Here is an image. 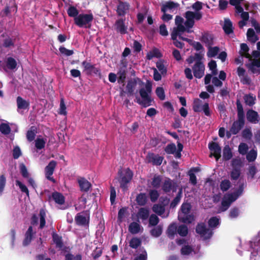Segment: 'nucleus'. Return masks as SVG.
<instances>
[{"label": "nucleus", "instance_id": "15", "mask_svg": "<svg viewBox=\"0 0 260 260\" xmlns=\"http://www.w3.org/2000/svg\"><path fill=\"white\" fill-rule=\"evenodd\" d=\"M125 19L120 18L117 20L115 23V29L117 32L121 35L126 34L127 32V26L124 23Z\"/></svg>", "mask_w": 260, "mask_h": 260}, {"label": "nucleus", "instance_id": "48", "mask_svg": "<svg viewBox=\"0 0 260 260\" xmlns=\"http://www.w3.org/2000/svg\"><path fill=\"white\" fill-rule=\"evenodd\" d=\"M52 237L53 242L56 244V247L60 249L62 245L61 237L55 233L53 234Z\"/></svg>", "mask_w": 260, "mask_h": 260}, {"label": "nucleus", "instance_id": "55", "mask_svg": "<svg viewBox=\"0 0 260 260\" xmlns=\"http://www.w3.org/2000/svg\"><path fill=\"white\" fill-rule=\"evenodd\" d=\"M19 168L22 177L24 178H28L29 177V173L25 165L24 164H21L19 166Z\"/></svg>", "mask_w": 260, "mask_h": 260}, {"label": "nucleus", "instance_id": "39", "mask_svg": "<svg viewBox=\"0 0 260 260\" xmlns=\"http://www.w3.org/2000/svg\"><path fill=\"white\" fill-rule=\"evenodd\" d=\"M208 47V51L207 52V56L209 57H215L218 53L219 48L218 47L215 46L212 47L211 46Z\"/></svg>", "mask_w": 260, "mask_h": 260}, {"label": "nucleus", "instance_id": "25", "mask_svg": "<svg viewBox=\"0 0 260 260\" xmlns=\"http://www.w3.org/2000/svg\"><path fill=\"white\" fill-rule=\"evenodd\" d=\"M201 40L204 43L206 46L210 47L213 44V36L208 33H205L202 35Z\"/></svg>", "mask_w": 260, "mask_h": 260}, {"label": "nucleus", "instance_id": "52", "mask_svg": "<svg viewBox=\"0 0 260 260\" xmlns=\"http://www.w3.org/2000/svg\"><path fill=\"white\" fill-rule=\"evenodd\" d=\"M16 185L18 186L22 192L25 193L27 197H29V190L25 185L23 184L19 180L16 181Z\"/></svg>", "mask_w": 260, "mask_h": 260}, {"label": "nucleus", "instance_id": "43", "mask_svg": "<svg viewBox=\"0 0 260 260\" xmlns=\"http://www.w3.org/2000/svg\"><path fill=\"white\" fill-rule=\"evenodd\" d=\"M46 144V141L43 138H37L35 140V147L37 149L41 150L43 149Z\"/></svg>", "mask_w": 260, "mask_h": 260}, {"label": "nucleus", "instance_id": "38", "mask_svg": "<svg viewBox=\"0 0 260 260\" xmlns=\"http://www.w3.org/2000/svg\"><path fill=\"white\" fill-rule=\"evenodd\" d=\"M11 131V127L8 123H2L0 124V132L5 135H9Z\"/></svg>", "mask_w": 260, "mask_h": 260}, {"label": "nucleus", "instance_id": "44", "mask_svg": "<svg viewBox=\"0 0 260 260\" xmlns=\"http://www.w3.org/2000/svg\"><path fill=\"white\" fill-rule=\"evenodd\" d=\"M176 151V147L174 143L168 144L165 148V151L169 154H174Z\"/></svg>", "mask_w": 260, "mask_h": 260}, {"label": "nucleus", "instance_id": "32", "mask_svg": "<svg viewBox=\"0 0 260 260\" xmlns=\"http://www.w3.org/2000/svg\"><path fill=\"white\" fill-rule=\"evenodd\" d=\"M149 210L144 208H141L138 212V217L142 220H146L149 217Z\"/></svg>", "mask_w": 260, "mask_h": 260}, {"label": "nucleus", "instance_id": "20", "mask_svg": "<svg viewBox=\"0 0 260 260\" xmlns=\"http://www.w3.org/2000/svg\"><path fill=\"white\" fill-rule=\"evenodd\" d=\"M178 219L184 223L190 224L194 220V216L192 214H178Z\"/></svg>", "mask_w": 260, "mask_h": 260}, {"label": "nucleus", "instance_id": "29", "mask_svg": "<svg viewBox=\"0 0 260 260\" xmlns=\"http://www.w3.org/2000/svg\"><path fill=\"white\" fill-rule=\"evenodd\" d=\"M233 156L231 149L229 145H226L223 149V159L226 161L230 160Z\"/></svg>", "mask_w": 260, "mask_h": 260}, {"label": "nucleus", "instance_id": "34", "mask_svg": "<svg viewBox=\"0 0 260 260\" xmlns=\"http://www.w3.org/2000/svg\"><path fill=\"white\" fill-rule=\"evenodd\" d=\"M162 178L160 175H155L151 182L152 186L155 188H158L160 186Z\"/></svg>", "mask_w": 260, "mask_h": 260}, {"label": "nucleus", "instance_id": "10", "mask_svg": "<svg viewBox=\"0 0 260 260\" xmlns=\"http://www.w3.org/2000/svg\"><path fill=\"white\" fill-rule=\"evenodd\" d=\"M208 148L211 151L210 156L211 157L212 155H213L216 160H218L221 157V148L219 144L216 142H211L209 143Z\"/></svg>", "mask_w": 260, "mask_h": 260}, {"label": "nucleus", "instance_id": "13", "mask_svg": "<svg viewBox=\"0 0 260 260\" xmlns=\"http://www.w3.org/2000/svg\"><path fill=\"white\" fill-rule=\"evenodd\" d=\"M139 82L140 84H143V82L139 78H134L133 79L129 80L127 81L126 86V91L128 96H131L134 94V90L135 87L137 84V82Z\"/></svg>", "mask_w": 260, "mask_h": 260}, {"label": "nucleus", "instance_id": "30", "mask_svg": "<svg viewBox=\"0 0 260 260\" xmlns=\"http://www.w3.org/2000/svg\"><path fill=\"white\" fill-rule=\"evenodd\" d=\"M36 133V128L35 126H31L26 133V138L28 141L32 142L35 138Z\"/></svg>", "mask_w": 260, "mask_h": 260}, {"label": "nucleus", "instance_id": "16", "mask_svg": "<svg viewBox=\"0 0 260 260\" xmlns=\"http://www.w3.org/2000/svg\"><path fill=\"white\" fill-rule=\"evenodd\" d=\"M80 190L82 191L87 192L91 187V184L84 177H80L77 179Z\"/></svg>", "mask_w": 260, "mask_h": 260}, {"label": "nucleus", "instance_id": "27", "mask_svg": "<svg viewBox=\"0 0 260 260\" xmlns=\"http://www.w3.org/2000/svg\"><path fill=\"white\" fill-rule=\"evenodd\" d=\"M249 50V48L246 44L242 43L240 45V51L239 53L242 56L250 59L251 56L248 52Z\"/></svg>", "mask_w": 260, "mask_h": 260}, {"label": "nucleus", "instance_id": "63", "mask_svg": "<svg viewBox=\"0 0 260 260\" xmlns=\"http://www.w3.org/2000/svg\"><path fill=\"white\" fill-rule=\"evenodd\" d=\"M21 151L19 146H15L13 150V157L14 159H18L21 155Z\"/></svg>", "mask_w": 260, "mask_h": 260}, {"label": "nucleus", "instance_id": "45", "mask_svg": "<svg viewBox=\"0 0 260 260\" xmlns=\"http://www.w3.org/2000/svg\"><path fill=\"white\" fill-rule=\"evenodd\" d=\"M231 182L229 180L224 179L222 180L220 185V189L222 191H227L231 187Z\"/></svg>", "mask_w": 260, "mask_h": 260}, {"label": "nucleus", "instance_id": "7", "mask_svg": "<svg viewBox=\"0 0 260 260\" xmlns=\"http://www.w3.org/2000/svg\"><path fill=\"white\" fill-rule=\"evenodd\" d=\"M90 219V211L89 210L83 211L78 213L75 218L76 224L79 226H88Z\"/></svg>", "mask_w": 260, "mask_h": 260}, {"label": "nucleus", "instance_id": "62", "mask_svg": "<svg viewBox=\"0 0 260 260\" xmlns=\"http://www.w3.org/2000/svg\"><path fill=\"white\" fill-rule=\"evenodd\" d=\"M141 241L138 238H133L129 242V246L133 248H137L141 244Z\"/></svg>", "mask_w": 260, "mask_h": 260}, {"label": "nucleus", "instance_id": "8", "mask_svg": "<svg viewBox=\"0 0 260 260\" xmlns=\"http://www.w3.org/2000/svg\"><path fill=\"white\" fill-rule=\"evenodd\" d=\"M178 185L177 182L170 178L166 179L162 183L161 188L165 193L176 192L177 191Z\"/></svg>", "mask_w": 260, "mask_h": 260}, {"label": "nucleus", "instance_id": "61", "mask_svg": "<svg viewBox=\"0 0 260 260\" xmlns=\"http://www.w3.org/2000/svg\"><path fill=\"white\" fill-rule=\"evenodd\" d=\"M32 229H28L27 232L26 233L25 239L23 242L24 245H26L30 242L31 237H32Z\"/></svg>", "mask_w": 260, "mask_h": 260}, {"label": "nucleus", "instance_id": "50", "mask_svg": "<svg viewBox=\"0 0 260 260\" xmlns=\"http://www.w3.org/2000/svg\"><path fill=\"white\" fill-rule=\"evenodd\" d=\"M159 196V194L156 190L152 189L150 190L149 197L150 200L152 202H155V201H156Z\"/></svg>", "mask_w": 260, "mask_h": 260}, {"label": "nucleus", "instance_id": "33", "mask_svg": "<svg viewBox=\"0 0 260 260\" xmlns=\"http://www.w3.org/2000/svg\"><path fill=\"white\" fill-rule=\"evenodd\" d=\"M136 202L140 206H144L147 202V197L145 193H140L136 197Z\"/></svg>", "mask_w": 260, "mask_h": 260}, {"label": "nucleus", "instance_id": "23", "mask_svg": "<svg viewBox=\"0 0 260 260\" xmlns=\"http://www.w3.org/2000/svg\"><path fill=\"white\" fill-rule=\"evenodd\" d=\"M52 198L54 202L59 205H63L65 202L64 196L60 192L57 191L53 192Z\"/></svg>", "mask_w": 260, "mask_h": 260}, {"label": "nucleus", "instance_id": "22", "mask_svg": "<svg viewBox=\"0 0 260 260\" xmlns=\"http://www.w3.org/2000/svg\"><path fill=\"white\" fill-rule=\"evenodd\" d=\"M222 28L226 35H230L234 32L232 22L229 19H224Z\"/></svg>", "mask_w": 260, "mask_h": 260}, {"label": "nucleus", "instance_id": "40", "mask_svg": "<svg viewBox=\"0 0 260 260\" xmlns=\"http://www.w3.org/2000/svg\"><path fill=\"white\" fill-rule=\"evenodd\" d=\"M156 66L162 75L166 74L167 72V68L165 66L163 60H159L156 63Z\"/></svg>", "mask_w": 260, "mask_h": 260}, {"label": "nucleus", "instance_id": "56", "mask_svg": "<svg viewBox=\"0 0 260 260\" xmlns=\"http://www.w3.org/2000/svg\"><path fill=\"white\" fill-rule=\"evenodd\" d=\"M176 6V4L173 2H169L166 3V5H164L161 8V11L163 13H165L167 10V9H173Z\"/></svg>", "mask_w": 260, "mask_h": 260}, {"label": "nucleus", "instance_id": "37", "mask_svg": "<svg viewBox=\"0 0 260 260\" xmlns=\"http://www.w3.org/2000/svg\"><path fill=\"white\" fill-rule=\"evenodd\" d=\"M191 209V206L189 203H183L181 206V212L179 214H189Z\"/></svg>", "mask_w": 260, "mask_h": 260}, {"label": "nucleus", "instance_id": "53", "mask_svg": "<svg viewBox=\"0 0 260 260\" xmlns=\"http://www.w3.org/2000/svg\"><path fill=\"white\" fill-rule=\"evenodd\" d=\"M181 254L184 255L192 254L194 252L192 248L188 246H184L181 249Z\"/></svg>", "mask_w": 260, "mask_h": 260}, {"label": "nucleus", "instance_id": "31", "mask_svg": "<svg viewBox=\"0 0 260 260\" xmlns=\"http://www.w3.org/2000/svg\"><path fill=\"white\" fill-rule=\"evenodd\" d=\"M243 99L245 104L249 106H252L255 104L256 99L252 94L244 95Z\"/></svg>", "mask_w": 260, "mask_h": 260}, {"label": "nucleus", "instance_id": "51", "mask_svg": "<svg viewBox=\"0 0 260 260\" xmlns=\"http://www.w3.org/2000/svg\"><path fill=\"white\" fill-rule=\"evenodd\" d=\"M219 223V219L215 216L212 217L208 221L209 228H215Z\"/></svg>", "mask_w": 260, "mask_h": 260}, {"label": "nucleus", "instance_id": "19", "mask_svg": "<svg viewBox=\"0 0 260 260\" xmlns=\"http://www.w3.org/2000/svg\"><path fill=\"white\" fill-rule=\"evenodd\" d=\"M196 232L203 239L210 238L213 234L211 229H196Z\"/></svg>", "mask_w": 260, "mask_h": 260}, {"label": "nucleus", "instance_id": "41", "mask_svg": "<svg viewBox=\"0 0 260 260\" xmlns=\"http://www.w3.org/2000/svg\"><path fill=\"white\" fill-rule=\"evenodd\" d=\"M165 205H158V204L154 205L153 206V208H152L153 211L155 213L158 214L159 215H161L165 212Z\"/></svg>", "mask_w": 260, "mask_h": 260}, {"label": "nucleus", "instance_id": "28", "mask_svg": "<svg viewBox=\"0 0 260 260\" xmlns=\"http://www.w3.org/2000/svg\"><path fill=\"white\" fill-rule=\"evenodd\" d=\"M203 102L198 98L194 99L193 102L192 109L195 112H200L202 111Z\"/></svg>", "mask_w": 260, "mask_h": 260}, {"label": "nucleus", "instance_id": "59", "mask_svg": "<svg viewBox=\"0 0 260 260\" xmlns=\"http://www.w3.org/2000/svg\"><path fill=\"white\" fill-rule=\"evenodd\" d=\"M240 211L238 208L234 207L230 210L229 216L231 218H237L239 215Z\"/></svg>", "mask_w": 260, "mask_h": 260}, {"label": "nucleus", "instance_id": "58", "mask_svg": "<svg viewBox=\"0 0 260 260\" xmlns=\"http://www.w3.org/2000/svg\"><path fill=\"white\" fill-rule=\"evenodd\" d=\"M156 94L160 100H164L165 99V91L162 87H158L155 90Z\"/></svg>", "mask_w": 260, "mask_h": 260}, {"label": "nucleus", "instance_id": "18", "mask_svg": "<svg viewBox=\"0 0 260 260\" xmlns=\"http://www.w3.org/2000/svg\"><path fill=\"white\" fill-rule=\"evenodd\" d=\"M148 161L152 162L153 165L160 166L162 162V156L155 155L153 153H149L147 156Z\"/></svg>", "mask_w": 260, "mask_h": 260}, {"label": "nucleus", "instance_id": "46", "mask_svg": "<svg viewBox=\"0 0 260 260\" xmlns=\"http://www.w3.org/2000/svg\"><path fill=\"white\" fill-rule=\"evenodd\" d=\"M58 113L60 115H67V112L66 111V106L64 103V99H60L59 109Z\"/></svg>", "mask_w": 260, "mask_h": 260}, {"label": "nucleus", "instance_id": "4", "mask_svg": "<svg viewBox=\"0 0 260 260\" xmlns=\"http://www.w3.org/2000/svg\"><path fill=\"white\" fill-rule=\"evenodd\" d=\"M118 174L119 175L118 181L120 183V187L123 190L127 189V184L131 182L133 177V172L129 168H127L124 172L120 169L118 172Z\"/></svg>", "mask_w": 260, "mask_h": 260}, {"label": "nucleus", "instance_id": "12", "mask_svg": "<svg viewBox=\"0 0 260 260\" xmlns=\"http://www.w3.org/2000/svg\"><path fill=\"white\" fill-rule=\"evenodd\" d=\"M193 76L198 79H201L204 75L205 66L203 62H196L192 68Z\"/></svg>", "mask_w": 260, "mask_h": 260}, {"label": "nucleus", "instance_id": "17", "mask_svg": "<svg viewBox=\"0 0 260 260\" xmlns=\"http://www.w3.org/2000/svg\"><path fill=\"white\" fill-rule=\"evenodd\" d=\"M247 120L252 123H257L258 122V114L257 112L252 109L249 110L246 113Z\"/></svg>", "mask_w": 260, "mask_h": 260}, {"label": "nucleus", "instance_id": "3", "mask_svg": "<svg viewBox=\"0 0 260 260\" xmlns=\"http://www.w3.org/2000/svg\"><path fill=\"white\" fill-rule=\"evenodd\" d=\"M203 16L202 12H193L192 11H187L185 13L184 17L186 19L184 24L186 26L185 31L188 33L193 32L190 29L193 27L194 25V20H200Z\"/></svg>", "mask_w": 260, "mask_h": 260}, {"label": "nucleus", "instance_id": "9", "mask_svg": "<svg viewBox=\"0 0 260 260\" xmlns=\"http://www.w3.org/2000/svg\"><path fill=\"white\" fill-rule=\"evenodd\" d=\"M82 66L87 75H90L94 74L101 76V70L99 68H96L95 64H92L90 62L85 60L82 62Z\"/></svg>", "mask_w": 260, "mask_h": 260}, {"label": "nucleus", "instance_id": "47", "mask_svg": "<svg viewBox=\"0 0 260 260\" xmlns=\"http://www.w3.org/2000/svg\"><path fill=\"white\" fill-rule=\"evenodd\" d=\"M240 174L241 169L233 168L231 173V178L232 180H236L239 178Z\"/></svg>", "mask_w": 260, "mask_h": 260}, {"label": "nucleus", "instance_id": "60", "mask_svg": "<svg viewBox=\"0 0 260 260\" xmlns=\"http://www.w3.org/2000/svg\"><path fill=\"white\" fill-rule=\"evenodd\" d=\"M59 52L67 56H71L73 54L74 51L73 50H69L66 48L64 47L60 46L59 48Z\"/></svg>", "mask_w": 260, "mask_h": 260}, {"label": "nucleus", "instance_id": "54", "mask_svg": "<svg viewBox=\"0 0 260 260\" xmlns=\"http://www.w3.org/2000/svg\"><path fill=\"white\" fill-rule=\"evenodd\" d=\"M232 166L233 168L241 169V168L242 166V162L240 158H233L232 161Z\"/></svg>", "mask_w": 260, "mask_h": 260}, {"label": "nucleus", "instance_id": "11", "mask_svg": "<svg viewBox=\"0 0 260 260\" xmlns=\"http://www.w3.org/2000/svg\"><path fill=\"white\" fill-rule=\"evenodd\" d=\"M56 165L57 162L52 160L49 162L48 165L45 168L46 178L53 183L55 182V180L53 177H51V176L54 172Z\"/></svg>", "mask_w": 260, "mask_h": 260}, {"label": "nucleus", "instance_id": "24", "mask_svg": "<svg viewBox=\"0 0 260 260\" xmlns=\"http://www.w3.org/2000/svg\"><path fill=\"white\" fill-rule=\"evenodd\" d=\"M126 73V71L123 68H121L117 73V82L119 84H122L123 86L125 82Z\"/></svg>", "mask_w": 260, "mask_h": 260}, {"label": "nucleus", "instance_id": "42", "mask_svg": "<svg viewBox=\"0 0 260 260\" xmlns=\"http://www.w3.org/2000/svg\"><path fill=\"white\" fill-rule=\"evenodd\" d=\"M257 157V151L251 149L246 155V159L249 162L254 161Z\"/></svg>", "mask_w": 260, "mask_h": 260}, {"label": "nucleus", "instance_id": "57", "mask_svg": "<svg viewBox=\"0 0 260 260\" xmlns=\"http://www.w3.org/2000/svg\"><path fill=\"white\" fill-rule=\"evenodd\" d=\"M6 184V178L5 175L2 174L0 175V195L2 194L4 191Z\"/></svg>", "mask_w": 260, "mask_h": 260}, {"label": "nucleus", "instance_id": "26", "mask_svg": "<svg viewBox=\"0 0 260 260\" xmlns=\"http://www.w3.org/2000/svg\"><path fill=\"white\" fill-rule=\"evenodd\" d=\"M185 25H178L177 27H174L173 31L171 33V38L175 39V37H178V35L180 34L181 32L185 31L186 28Z\"/></svg>", "mask_w": 260, "mask_h": 260}, {"label": "nucleus", "instance_id": "1", "mask_svg": "<svg viewBox=\"0 0 260 260\" xmlns=\"http://www.w3.org/2000/svg\"><path fill=\"white\" fill-rule=\"evenodd\" d=\"M238 119L235 121L230 128L233 135L237 134L245 124V114L243 106L239 99L236 101Z\"/></svg>", "mask_w": 260, "mask_h": 260}, {"label": "nucleus", "instance_id": "2", "mask_svg": "<svg viewBox=\"0 0 260 260\" xmlns=\"http://www.w3.org/2000/svg\"><path fill=\"white\" fill-rule=\"evenodd\" d=\"M151 83L147 81L145 85V88H142L139 90V93L142 100H141L138 95H136L135 102L145 108L151 106L152 100L149 94L151 92Z\"/></svg>", "mask_w": 260, "mask_h": 260}, {"label": "nucleus", "instance_id": "64", "mask_svg": "<svg viewBox=\"0 0 260 260\" xmlns=\"http://www.w3.org/2000/svg\"><path fill=\"white\" fill-rule=\"evenodd\" d=\"M202 111H203L205 115L207 116L210 117L211 116V112L209 108V104L205 103L202 107Z\"/></svg>", "mask_w": 260, "mask_h": 260}, {"label": "nucleus", "instance_id": "5", "mask_svg": "<svg viewBox=\"0 0 260 260\" xmlns=\"http://www.w3.org/2000/svg\"><path fill=\"white\" fill-rule=\"evenodd\" d=\"M93 20V16L92 13L80 14L74 18V23L79 27L89 28Z\"/></svg>", "mask_w": 260, "mask_h": 260}, {"label": "nucleus", "instance_id": "14", "mask_svg": "<svg viewBox=\"0 0 260 260\" xmlns=\"http://www.w3.org/2000/svg\"><path fill=\"white\" fill-rule=\"evenodd\" d=\"M130 5L127 2H123L119 0L117 6V14L119 16H124L128 11Z\"/></svg>", "mask_w": 260, "mask_h": 260}, {"label": "nucleus", "instance_id": "49", "mask_svg": "<svg viewBox=\"0 0 260 260\" xmlns=\"http://www.w3.org/2000/svg\"><path fill=\"white\" fill-rule=\"evenodd\" d=\"M159 221V218L155 214H151L149 219V226H155L157 224Z\"/></svg>", "mask_w": 260, "mask_h": 260}, {"label": "nucleus", "instance_id": "36", "mask_svg": "<svg viewBox=\"0 0 260 260\" xmlns=\"http://www.w3.org/2000/svg\"><path fill=\"white\" fill-rule=\"evenodd\" d=\"M67 13L69 17H74V19L79 15V11L73 6H70L67 10Z\"/></svg>", "mask_w": 260, "mask_h": 260}, {"label": "nucleus", "instance_id": "6", "mask_svg": "<svg viewBox=\"0 0 260 260\" xmlns=\"http://www.w3.org/2000/svg\"><path fill=\"white\" fill-rule=\"evenodd\" d=\"M46 211L43 208H42L40 210L39 214L37 215L36 214H34L31 218H30V224L32 226H37L39 223V220L40 221V227L39 228H44L46 224Z\"/></svg>", "mask_w": 260, "mask_h": 260}, {"label": "nucleus", "instance_id": "35", "mask_svg": "<svg viewBox=\"0 0 260 260\" xmlns=\"http://www.w3.org/2000/svg\"><path fill=\"white\" fill-rule=\"evenodd\" d=\"M17 62L14 58L12 57H9L7 58L6 66L9 69L11 70L15 69L17 67Z\"/></svg>", "mask_w": 260, "mask_h": 260}, {"label": "nucleus", "instance_id": "21", "mask_svg": "<svg viewBox=\"0 0 260 260\" xmlns=\"http://www.w3.org/2000/svg\"><path fill=\"white\" fill-rule=\"evenodd\" d=\"M18 109L26 110L28 109L29 107V102L24 100L22 97L19 96L16 99Z\"/></svg>", "mask_w": 260, "mask_h": 260}]
</instances>
